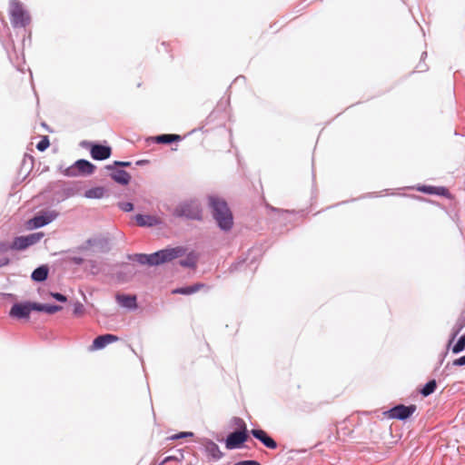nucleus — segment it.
Listing matches in <instances>:
<instances>
[{
	"label": "nucleus",
	"instance_id": "1",
	"mask_svg": "<svg viewBox=\"0 0 465 465\" xmlns=\"http://www.w3.org/2000/svg\"><path fill=\"white\" fill-rule=\"evenodd\" d=\"M184 253L183 247H175L156 252L152 254L137 253L131 258L140 264L158 265L166 262H170Z\"/></svg>",
	"mask_w": 465,
	"mask_h": 465
},
{
	"label": "nucleus",
	"instance_id": "2",
	"mask_svg": "<svg viewBox=\"0 0 465 465\" xmlns=\"http://www.w3.org/2000/svg\"><path fill=\"white\" fill-rule=\"evenodd\" d=\"M209 205L219 227L224 231L230 230L233 224V217L227 203L219 197L210 196Z\"/></svg>",
	"mask_w": 465,
	"mask_h": 465
},
{
	"label": "nucleus",
	"instance_id": "3",
	"mask_svg": "<svg viewBox=\"0 0 465 465\" xmlns=\"http://www.w3.org/2000/svg\"><path fill=\"white\" fill-rule=\"evenodd\" d=\"M173 215L176 217L201 220L202 209L200 204L195 201L185 202L174 209Z\"/></svg>",
	"mask_w": 465,
	"mask_h": 465
},
{
	"label": "nucleus",
	"instance_id": "4",
	"mask_svg": "<svg viewBox=\"0 0 465 465\" xmlns=\"http://www.w3.org/2000/svg\"><path fill=\"white\" fill-rule=\"evenodd\" d=\"M9 14L14 27H24L25 25V11L17 0H11Z\"/></svg>",
	"mask_w": 465,
	"mask_h": 465
},
{
	"label": "nucleus",
	"instance_id": "5",
	"mask_svg": "<svg viewBox=\"0 0 465 465\" xmlns=\"http://www.w3.org/2000/svg\"><path fill=\"white\" fill-rule=\"evenodd\" d=\"M417 410L415 404L405 406L403 404L397 405L385 412L388 418L396 420H406L410 418Z\"/></svg>",
	"mask_w": 465,
	"mask_h": 465
},
{
	"label": "nucleus",
	"instance_id": "6",
	"mask_svg": "<svg viewBox=\"0 0 465 465\" xmlns=\"http://www.w3.org/2000/svg\"><path fill=\"white\" fill-rule=\"evenodd\" d=\"M248 440L246 426L243 423L242 430H236L230 433L225 440V446L228 450L237 449Z\"/></svg>",
	"mask_w": 465,
	"mask_h": 465
},
{
	"label": "nucleus",
	"instance_id": "7",
	"mask_svg": "<svg viewBox=\"0 0 465 465\" xmlns=\"http://www.w3.org/2000/svg\"><path fill=\"white\" fill-rule=\"evenodd\" d=\"M95 166L86 160H78L74 166L67 170V175L76 176L78 174H91L94 173Z\"/></svg>",
	"mask_w": 465,
	"mask_h": 465
},
{
	"label": "nucleus",
	"instance_id": "8",
	"mask_svg": "<svg viewBox=\"0 0 465 465\" xmlns=\"http://www.w3.org/2000/svg\"><path fill=\"white\" fill-rule=\"evenodd\" d=\"M57 216L54 211H42L31 219V228H39L53 222Z\"/></svg>",
	"mask_w": 465,
	"mask_h": 465
},
{
	"label": "nucleus",
	"instance_id": "9",
	"mask_svg": "<svg viewBox=\"0 0 465 465\" xmlns=\"http://www.w3.org/2000/svg\"><path fill=\"white\" fill-rule=\"evenodd\" d=\"M29 246V237L28 236H20L14 240L12 243L9 242H1L0 243V252H5L9 250H24Z\"/></svg>",
	"mask_w": 465,
	"mask_h": 465
},
{
	"label": "nucleus",
	"instance_id": "10",
	"mask_svg": "<svg viewBox=\"0 0 465 465\" xmlns=\"http://www.w3.org/2000/svg\"><path fill=\"white\" fill-rule=\"evenodd\" d=\"M252 435L259 440L265 447L270 450H275L277 448V442L268 435V433L261 429H252L251 430Z\"/></svg>",
	"mask_w": 465,
	"mask_h": 465
},
{
	"label": "nucleus",
	"instance_id": "11",
	"mask_svg": "<svg viewBox=\"0 0 465 465\" xmlns=\"http://www.w3.org/2000/svg\"><path fill=\"white\" fill-rule=\"evenodd\" d=\"M119 337L114 334H104L96 337L92 345L90 346V351H96L104 348L107 344L117 341Z\"/></svg>",
	"mask_w": 465,
	"mask_h": 465
},
{
	"label": "nucleus",
	"instance_id": "12",
	"mask_svg": "<svg viewBox=\"0 0 465 465\" xmlns=\"http://www.w3.org/2000/svg\"><path fill=\"white\" fill-rule=\"evenodd\" d=\"M91 155L95 160L107 159L111 155V148L101 144L93 145L91 148Z\"/></svg>",
	"mask_w": 465,
	"mask_h": 465
},
{
	"label": "nucleus",
	"instance_id": "13",
	"mask_svg": "<svg viewBox=\"0 0 465 465\" xmlns=\"http://www.w3.org/2000/svg\"><path fill=\"white\" fill-rule=\"evenodd\" d=\"M134 220L139 226H154L161 223V219L153 215L136 214Z\"/></svg>",
	"mask_w": 465,
	"mask_h": 465
},
{
	"label": "nucleus",
	"instance_id": "14",
	"mask_svg": "<svg viewBox=\"0 0 465 465\" xmlns=\"http://www.w3.org/2000/svg\"><path fill=\"white\" fill-rule=\"evenodd\" d=\"M10 315L16 319L27 317L29 315V303L15 304L10 311Z\"/></svg>",
	"mask_w": 465,
	"mask_h": 465
},
{
	"label": "nucleus",
	"instance_id": "15",
	"mask_svg": "<svg viewBox=\"0 0 465 465\" xmlns=\"http://www.w3.org/2000/svg\"><path fill=\"white\" fill-rule=\"evenodd\" d=\"M45 312L48 314H54L62 310L61 306L51 305V304H41L36 302H31V311Z\"/></svg>",
	"mask_w": 465,
	"mask_h": 465
},
{
	"label": "nucleus",
	"instance_id": "16",
	"mask_svg": "<svg viewBox=\"0 0 465 465\" xmlns=\"http://www.w3.org/2000/svg\"><path fill=\"white\" fill-rule=\"evenodd\" d=\"M111 176L114 181L124 185L129 183L131 180V175L124 170H114Z\"/></svg>",
	"mask_w": 465,
	"mask_h": 465
},
{
	"label": "nucleus",
	"instance_id": "17",
	"mask_svg": "<svg viewBox=\"0 0 465 465\" xmlns=\"http://www.w3.org/2000/svg\"><path fill=\"white\" fill-rule=\"evenodd\" d=\"M49 269L46 265H42L31 273V278L36 282H42L47 278Z\"/></svg>",
	"mask_w": 465,
	"mask_h": 465
},
{
	"label": "nucleus",
	"instance_id": "18",
	"mask_svg": "<svg viewBox=\"0 0 465 465\" xmlns=\"http://www.w3.org/2000/svg\"><path fill=\"white\" fill-rule=\"evenodd\" d=\"M203 287H204V284H203V283H195L192 286L177 288L173 291V293L188 295V294H192V293H194V292L200 291Z\"/></svg>",
	"mask_w": 465,
	"mask_h": 465
},
{
	"label": "nucleus",
	"instance_id": "19",
	"mask_svg": "<svg viewBox=\"0 0 465 465\" xmlns=\"http://www.w3.org/2000/svg\"><path fill=\"white\" fill-rule=\"evenodd\" d=\"M105 189L102 186L94 187L84 192V197L88 199H100L104 197Z\"/></svg>",
	"mask_w": 465,
	"mask_h": 465
},
{
	"label": "nucleus",
	"instance_id": "20",
	"mask_svg": "<svg viewBox=\"0 0 465 465\" xmlns=\"http://www.w3.org/2000/svg\"><path fill=\"white\" fill-rule=\"evenodd\" d=\"M118 302L127 308H135L136 307V299L134 296L128 295H117L116 297Z\"/></svg>",
	"mask_w": 465,
	"mask_h": 465
},
{
	"label": "nucleus",
	"instance_id": "21",
	"mask_svg": "<svg viewBox=\"0 0 465 465\" xmlns=\"http://www.w3.org/2000/svg\"><path fill=\"white\" fill-rule=\"evenodd\" d=\"M182 137L179 134H162L155 138V141L159 143H170L173 142L180 141Z\"/></svg>",
	"mask_w": 465,
	"mask_h": 465
},
{
	"label": "nucleus",
	"instance_id": "22",
	"mask_svg": "<svg viewBox=\"0 0 465 465\" xmlns=\"http://www.w3.org/2000/svg\"><path fill=\"white\" fill-rule=\"evenodd\" d=\"M436 387H437L436 381L431 380L428 383H426L425 386L420 390V393L424 397H427L435 391Z\"/></svg>",
	"mask_w": 465,
	"mask_h": 465
},
{
	"label": "nucleus",
	"instance_id": "23",
	"mask_svg": "<svg viewBox=\"0 0 465 465\" xmlns=\"http://www.w3.org/2000/svg\"><path fill=\"white\" fill-rule=\"evenodd\" d=\"M417 189H418V191H420L421 193H429V194H433V193L440 194V193H442L441 192L444 191V188H437V187L426 186V185L419 186Z\"/></svg>",
	"mask_w": 465,
	"mask_h": 465
},
{
	"label": "nucleus",
	"instance_id": "24",
	"mask_svg": "<svg viewBox=\"0 0 465 465\" xmlns=\"http://www.w3.org/2000/svg\"><path fill=\"white\" fill-rule=\"evenodd\" d=\"M465 349V335L459 338L456 344L451 348L453 353H459Z\"/></svg>",
	"mask_w": 465,
	"mask_h": 465
},
{
	"label": "nucleus",
	"instance_id": "25",
	"mask_svg": "<svg viewBox=\"0 0 465 465\" xmlns=\"http://www.w3.org/2000/svg\"><path fill=\"white\" fill-rule=\"evenodd\" d=\"M208 450L214 459H220L223 456V452L215 443H212L211 446L208 447Z\"/></svg>",
	"mask_w": 465,
	"mask_h": 465
},
{
	"label": "nucleus",
	"instance_id": "26",
	"mask_svg": "<svg viewBox=\"0 0 465 465\" xmlns=\"http://www.w3.org/2000/svg\"><path fill=\"white\" fill-rule=\"evenodd\" d=\"M49 139L47 136H45L36 145V148L43 152L49 146Z\"/></svg>",
	"mask_w": 465,
	"mask_h": 465
},
{
	"label": "nucleus",
	"instance_id": "27",
	"mask_svg": "<svg viewBox=\"0 0 465 465\" xmlns=\"http://www.w3.org/2000/svg\"><path fill=\"white\" fill-rule=\"evenodd\" d=\"M44 235V232L31 233V245L38 242Z\"/></svg>",
	"mask_w": 465,
	"mask_h": 465
},
{
	"label": "nucleus",
	"instance_id": "28",
	"mask_svg": "<svg viewBox=\"0 0 465 465\" xmlns=\"http://www.w3.org/2000/svg\"><path fill=\"white\" fill-rule=\"evenodd\" d=\"M193 432H180L178 434H175L173 436L171 437L172 440H178V439H182V438H186V437H193Z\"/></svg>",
	"mask_w": 465,
	"mask_h": 465
},
{
	"label": "nucleus",
	"instance_id": "29",
	"mask_svg": "<svg viewBox=\"0 0 465 465\" xmlns=\"http://www.w3.org/2000/svg\"><path fill=\"white\" fill-rule=\"evenodd\" d=\"M119 206L124 212H131L134 209L132 203H121Z\"/></svg>",
	"mask_w": 465,
	"mask_h": 465
},
{
	"label": "nucleus",
	"instance_id": "30",
	"mask_svg": "<svg viewBox=\"0 0 465 465\" xmlns=\"http://www.w3.org/2000/svg\"><path fill=\"white\" fill-rule=\"evenodd\" d=\"M453 366H463L465 365V355L461 356L452 361Z\"/></svg>",
	"mask_w": 465,
	"mask_h": 465
},
{
	"label": "nucleus",
	"instance_id": "31",
	"mask_svg": "<svg viewBox=\"0 0 465 465\" xmlns=\"http://www.w3.org/2000/svg\"><path fill=\"white\" fill-rule=\"evenodd\" d=\"M51 295H52L54 299H56L57 301H59V302H66V300H67V299H66V297H65L64 295H63V294H61V293H58V292H55V293L52 292V293H51Z\"/></svg>",
	"mask_w": 465,
	"mask_h": 465
},
{
	"label": "nucleus",
	"instance_id": "32",
	"mask_svg": "<svg viewBox=\"0 0 465 465\" xmlns=\"http://www.w3.org/2000/svg\"><path fill=\"white\" fill-rule=\"evenodd\" d=\"M179 459L175 456H168L166 457L162 462L160 465H163L164 463L168 462V461H171V460H178Z\"/></svg>",
	"mask_w": 465,
	"mask_h": 465
},
{
	"label": "nucleus",
	"instance_id": "33",
	"mask_svg": "<svg viewBox=\"0 0 465 465\" xmlns=\"http://www.w3.org/2000/svg\"><path fill=\"white\" fill-rule=\"evenodd\" d=\"M114 164L116 166H130L131 163L130 162L115 161Z\"/></svg>",
	"mask_w": 465,
	"mask_h": 465
},
{
	"label": "nucleus",
	"instance_id": "34",
	"mask_svg": "<svg viewBox=\"0 0 465 465\" xmlns=\"http://www.w3.org/2000/svg\"><path fill=\"white\" fill-rule=\"evenodd\" d=\"M7 262H8V260L5 259V261L2 263H0V266L5 265Z\"/></svg>",
	"mask_w": 465,
	"mask_h": 465
},
{
	"label": "nucleus",
	"instance_id": "35",
	"mask_svg": "<svg viewBox=\"0 0 465 465\" xmlns=\"http://www.w3.org/2000/svg\"><path fill=\"white\" fill-rule=\"evenodd\" d=\"M455 336H456V334H454V336L452 337V339H451V340H450V344L452 342V341L454 340Z\"/></svg>",
	"mask_w": 465,
	"mask_h": 465
},
{
	"label": "nucleus",
	"instance_id": "36",
	"mask_svg": "<svg viewBox=\"0 0 465 465\" xmlns=\"http://www.w3.org/2000/svg\"><path fill=\"white\" fill-rule=\"evenodd\" d=\"M107 168L113 170V167L111 165H108Z\"/></svg>",
	"mask_w": 465,
	"mask_h": 465
}]
</instances>
